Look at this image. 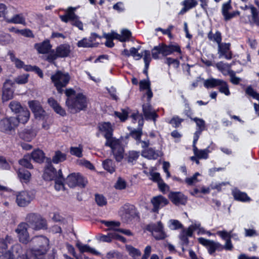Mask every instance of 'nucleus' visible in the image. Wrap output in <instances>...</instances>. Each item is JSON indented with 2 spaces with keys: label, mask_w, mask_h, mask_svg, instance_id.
Here are the masks:
<instances>
[{
  "label": "nucleus",
  "mask_w": 259,
  "mask_h": 259,
  "mask_svg": "<svg viewBox=\"0 0 259 259\" xmlns=\"http://www.w3.org/2000/svg\"><path fill=\"white\" fill-rule=\"evenodd\" d=\"M198 4L197 0H184L181 3L183 8L179 13V15H183L188 10L195 7Z\"/></svg>",
  "instance_id": "33"
},
{
  "label": "nucleus",
  "mask_w": 259,
  "mask_h": 259,
  "mask_svg": "<svg viewBox=\"0 0 259 259\" xmlns=\"http://www.w3.org/2000/svg\"><path fill=\"white\" fill-rule=\"evenodd\" d=\"M195 156L199 159H206L208 156V153L210 152L208 148L205 149H198L196 147L193 148Z\"/></svg>",
  "instance_id": "42"
},
{
  "label": "nucleus",
  "mask_w": 259,
  "mask_h": 259,
  "mask_svg": "<svg viewBox=\"0 0 259 259\" xmlns=\"http://www.w3.org/2000/svg\"><path fill=\"white\" fill-rule=\"evenodd\" d=\"M5 20L9 23L26 25L25 19L22 14L15 15L11 18H5Z\"/></svg>",
  "instance_id": "39"
},
{
  "label": "nucleus",
  "mask_w": 259,
  "mask_h": 259,
  "mask_svg": "<svg viewBox=\"0 0 259 259\" xmlns=\"http://www.w3.org/2000/svg\"><path fill=\"white\" fill-rule=\"evenodd\" d=\"M54 181H55V188L57 191H60L62 190H64V179L63 176Z\"/></svg>",
  "instance_id": "54"
},
{
  "label": "nucleus",
  "mask_w": 259,
  "mask_h": 259,
  "mask_svg": "<svg viewBox=\"0 0 259 259\" xmlns=\"http://www.w3.org/2000/svg\"><path fill=\"white\" fill-rule=\"evenodd\" d=\"M28 106L35 115L40 117L43 116L45 111L43 110L40 103L38 101L32 100L28 103Z\"/></svg>",
  "instance_id": "25"
},
{
  "label": "nucleus",
  "mask_w": 259,
  "mask_h": 259,
  "mask_svg": "<svg viewBox=\"0 0 259 259\" xmlns=\"http://www.w3.org/2000/svg\"><path fill=\"white\" fill-rule=\"evenodd\" d=\"M142 54L143 55L145 63L144 72L147 73V70L151 60L150 52L148 50H145Z\"/></svg>",
  "instance_id": "47"
},
{
  "label": "nucleus",
  "mask_w": 259,
  "mask_h": 259,
  "mask_svg": "<svg viewBox=\"0 0 259 259\" xmlns=\"http://www.w3.org/2000/svg\"><path fill=\"white\" fill-rule=\"evenodd\" d=\"M140 91L141 92L144 91L146 90L151 89V82L150 80L148 79L141 80L139 82Z\"/></svg>",
  "instance_id": "57"
},
{
  "label": "nucleus",
  "mask_w": 259,
  "mask_h": 259,
  "mask_svg": "<svg viewBox=\"0 0 259 259\" xmlns=\"http://www.w3.org/2000/svg\"><path fill=\"white\" fill-rule=\"evenodd\" d=\"M143 111L145 118L147 119H153L155 121L158 117L155 110L149 103L143 105Z\"/></svg>",
  "instance_id": "29"
},
{
  "label": "nucleus",
  "mask_w": 259,
  "mask_h": 259,
  "mask_svg": "<svg viewBox=\"0 0 259 259\" xmlns=\"http://www.w3.org/2000/svg\"><path fill=\"white\" fill-rule=\"evenodd\" d=\"M243 10L240 19L245 23L259 25V10L252 5L242 7Z\"/></svg>",
  "instance_id": "4"
},
{
  "label": "nucleus",
  "mask_w": 259,
  "mask_h": 259,
  "mask_svg": "<svg viewBox=\"0 0 259 259\" xmlns=\"http://www.w3.org/2000/svg\"><path fill=\"white\" fill-rule=\"evenodd\" d=\"M13 39L10 34L0 31V44L6 45L13 42Z\"/></svg>",
  "instance_id": "46"
},
{
  "label": "nucleus",
  "mask_w": 259,
  "mask_h": 259,
  "mask_svg": "<svg viewBox=\"0 0 259 259\" xmlns=\"http://www.w3.org/2000/svg\"><path fill=\"white\" fill-rule=\"evenodd\" d=\"M168 197L170 200L176 205H185L187 200V198L181 192H170Z\"/></svg>",
  "instance_id": "24"
},
{
  "label": "nucleus",
  "mask_w": 259,
  "mask_h": 259,
  "mask_svg": "<svg viewBox=\"0 0 259 259\" xmlns=\"http://www.w3.org/2000/svg\"><path fill=\"white\" fill-rule=\"evenodd\" d=\"M219 86L220 87L219 91L221 93L224 94L226 96L230 95L228 85L226 81L223 80H221V82L220 83Z\"/></svg>",
  "instance_id": "53"
},
{
  "label": "nucleus",
  "mask_w": 259,
  "mask_h": 259,
  "mask_svg": "<svg viewBox=\"0 0 259 259\" xmlns=\"http://www.w3.org/2000/svg\"><path fill=\"white\" fill-rule=\"evenodd\" d=\"M48 102L50 106H51L54 111L58 114L64 116L66 114L65 111L60 106L57 102L53 98H49Z\"/></svg>",
  "instance_id": "41"
},
{
  "label": "nucleus",
  "mask_w": 259,
  "mask_h": 259,
  "mask_svg": "<svg viewBox=\"0 0 259 259\" xmlns=\"http://www.w3.org/2000/svg\"><path fill=\"white\" fill-rule=\"evenodd\" d=\"M99 132L97 137L103 135L106 139L105 145L112 149L113 155L117 161H120L123 157V148L119 140L113 137V128L109 122H101L98 125Z\"/></svg>",
  "instance_id": "1"
},
{
  "label": "nucleus",
  "mask_w": 259,
  "mask_h": 259,
  "mask_svg": "<svg viewBox=\"0 0 259 259\" xmlns=\"http://www.w3.org/2000/svg\"><path fill=\"white\" fill-rule=\"evenodd\" d=\"M147 229L152 232L153 237L157 240L163 239L166 235L163 231V227L160 222L148 226Z\"/></svg>",
  "instance_id": "15"
},
{
  "label": "nucleus",
  "mask_w": 259,
  "mask_h": 259,
  "mask_svg": "<svg viewBox=\"0 0 259 259\" xmlns=\"http://www.w3.org/2000/svg\"><path fill=\"white\" fill-rule=\"evenodd\" d=\"M200 175L199 172H196L192 177L187 178L185 182L188 185H193L199 181L197 179V177Z\"/></svg>",
  "instance_id": "56"
},
{
  "label": "nucleus",
  "mask_w": 259,
  "mask_h": 259,
  "mask_svg": "<svg viewBox=\"0 0 259 259\" xmlns=\"http://www.w3.org/2000/svg\"><path fill=\"white\" fill-rule=\"evenodd\" d=\"M138 51L139 49L134 47L131 48L130 50V56H132L136 60L141 59L143 57V55L139 53Z\"/></svg>",
  "instance_id": "60"
},
{
  "label": "nucleus",
  "mask_w": 259,
  "mask_h": 259,
  "mask_svg": "<svg viewBox=\"0 0 259 259\" xmlns=\"http://www.w3.org/2000/svg\"><path fill=\"white\" fill-rule=\"evenodd\" d=\"M144 172L148 176H150L149 179L154 182L158 183L160 181L162 180L160 176V174L155 172L153 168H151L149 172L147 171L146 170H144Z\"/></svg>",
  "instance_id": "44"
},
{
  "label": "nucleus",
  "mask_w": 259,
  "mask_h": 259,
  "mask_svg": "<svg viewBox=\"0 0 259 259\" xmlns=\"http://www.w3.org/2000/svg\"><path fill=\"white\" fill-rule=\"evenodd\" d=\"M18 125V121L14 117L6 118L0 121V131L8 133Z\"/></svg>",
  "instance_id": "14"
},
{
  "label": "nucleus",
  "mask_w": 259,
  "mask_h": 259,
  "mask_svg": "<svg viewBox=\"0 0 259 259\" xmlns=\"http://www.w3.org/2000/svg\"><path fill=\"white\" fill-rule=\"evenodd\" d=\"M66 155L60 151H57L53 157V162H58L59 161H64L66 160Z\"/></svg>",
  "instance_id": "58"
},
{
  "label": "nucleus",
  "mask_w": 259,
  "mask_h": 259,
  "mask_svg": "<svg viewBox=\"0 0 259 259\" xmlns=\"http://www.w3.org/2000/svg\"><path fill=\"white\" fill-rule=\"evenodd\" d=\"M12 238L7 236L5 239H0V259H14V254L7 249L8 243H10Z\"/></svg>",
  "instance_id": "12"
},
{
  "label": "nucleus",
  "mask_w": 259,
  "mask_h": 259,
  "mask_svg": "<svg viewBox=\"0 0 259 259\" xmlns=\"http://www.w3.org/2000/svg\"><path fill=\"white\" fill-rule=\"evenodd\" d=\"M47 158L44 151L39 149L33 151L30 154L25 155L23 158V162H29L32 160L34 162L44 161Z\"/></svg>",
  "instance_id": "18"
},
{
  "label": "nucleus",
  "mask_w": 259,
  "mask_h": 259,
  "mask_svg": "<svg viewBox=\"0 0 259 259\" xmlns=\"http://www.w3.org/2000/svg\"><path fill=\"white\" fill-rule=\"evenodd\" d=\"M111 232L108 234L107 235H101L100 236L99 240L104 242H109L111 241L112 239H115L120 241L122 242H125L126 239L119 234L115 232V231L110 230Z\"/></svg>",
  "instance_id": "27"
},
{
  "label": "nucleus",
  "mask_w": 259,
  "mask_h": 259,
  "mask_svg": "<svg viewBox=\"0 0 259 259\" xmlns=\"http://www.w3.org/2000/svg\"><path fill=\"white\" fill-rule=\"evenodd\" d=\"M102 223L109 228L108 230L115 231V232L118 234V232H121L127 236H131L132 235V232L129 230L119 229L118 227L120 224L119 222L104 221Z\"/></svg>",
  "instance_id": "22"
},
{
  "label": "nucleus",
  "mask_w": 259,
  "mask_h": 259,
  "mask_svg": "<svg viewBox=\"0 0 259 259\" xmlns=\"http://www.w3.org/2000/svg\"><path fill=\"white\" fill-rule=\"evenodd\" d=\"M151 201L153 205V211L154 212L158 211L160 208L164 207L168 203L167 199L161 195L154 197Z\"/></svg>",
  "instance_id": "23"
},
{
  "label": "nucleus",
  "mask_w": 259,
  "mask_h": 259,
  "mask_svg": "<svg viewBox=\"0 0 259 259\" xmlns=\"http://www.w3.org/2000/svg\"><path fill=\"white\" fill-rule=\"evenodd\" d=\"M161 153L159 151H155L152 148H149L144 150L142 153V155L149 160H155L158 157L160 156Z\"/></svg>",
  "instance_id": "36"
},
{
  "label": "nucleus",
  "mask_w": 259,
  "mask_h": 259,
  "mask_svg": "<svg viewBox=\"0 0 259 259\" xmlns=\"http://www.w3.org/2000/svg\"><path fill=\"white\" fill-rule=\"evenodd\" d=\"M29 75L28 74H24L17 77L15 81L18 84H25L28 82Z\"/></svg>",
  "instance_id": "61"
},
{
  "label": "nucleus",
  "mask_w": 259,
  "mask_h": 259,
  "mask_svg": "<svg viewBox=\"0 0 259 259\" xmlns=\"http://www.w3.org/2000/svg\"><path fill=\"white\" fill-rule=\"evenodd\" d=\"M131 36V32L127 29H123L121 32V34H119L118 40L123 42L128 40Z\"/></svg>",
  "instance_id": "52"
},
{
  "label": "nucleus",
  "mask_w": 259,
  "mask_h": 259,
  "mask_svg": "<svg viewBox=\"0 0 259 259\" xmlns=\"http://www.w3.org/2000/svg\"><path fill=\"white\" fill-rule=\"evenodd\" d=\"M233 195L235 199L243 201V202H249L250 201V198L249 197L246 193L241 192L238 189H235L232 191Z\"/></svg>",
  "instance_id": "40"
},
{
  "label": "nucleus",
  "mask_w": 259,
  "mask_h": 259,
  "mask_svg": "<svg viewBox=\"0 0 259 259\" xmlns=\"http://www.w3.org/2000/svg\"><path fill=\"white\" fill-rule=\"evenodd\" d=\"M34 198L32 194L27 191H22L16 196V202L19 206L23 207L28 205Z\"/></svg>",
  "instance_id": "19"
},
{
  "label": "nucleus",
  "mask_w": 259,
  "mask_h": 259,
  "mask_svg": "<svg viewBox=\"0 0 259 259\" xmlns=\"http://www.w3.org/2000/svg\"><path fill=\"white\" fill-rule=\"evenodd\" d=\"M12 253L14 254V258L17 257V259H31L30 256H32V253L28 255L27 251L25 255L22 254V248L19 244H15L12 247Z\"/></svg>",
  "instance_id": "30"
},
{
  "label": "nucleus",
  "mask_w": 259,
  "mask_h": 259,
  "mask_svg": "<svg viewBox=\"0 0 259 259\" xmlns=\"http://www.w3.org/2000/svg\"><path fill=\"white\" fill-rule=\"evenodd\" d=\"M208 38L210 40L216 42L218 45L221 43L222 36L221 33L219 31H217L213 34L211 31L208 33Z\"/></svg>",
  "instance_id": "48"
},
{
  "label": "nucleus",
  "mask_w": 259,
  "mask_h": 259,
  "mask_svg": "<svg viewBox=\"0 0 259 259\" xmlns=\"http://www.w3.org/2000/svg\"><path fill=\"white\" fill-rule=\"evenodd\" d=\"M168 226L172 230H177L183 227V225L178 220H170L168 222Z\"/></svg>",
  "instance_id": "51"
},
{
  "label": "nucleus",
  "mask_w": 259,
  "mask_h": 259,
  "mask_svg": "<svg viewBox=\"0 0 259 259\" xmlns=\"http://www.w3.org/2000/svg\"><path fill=\"white\" fill-rule=\"evenodd\" d=\"M28 225L25 223H21L19 224L15 229L17 237L20 242L23 244H27L31 242L29 234L28 232Z\"/></svg>",
  "instance_id": "10"
},
{
  "label": "nucleus",
  "mask_w": 259,
  "mask_h": 259,
  "mask_svg": "<svg viewBox=\"0 0 259 259\" xmlns=\"http://www.w3.org/2000/svg\"><path fill=\"white\" fill-rule=\"evenodd\" d=\"M9 55L10 57V59L12 62H13L16 67L19 68H23L25 70L29 71H31L32 69V66L30 65H25L24 62L16 58L12 52H9Z\"/></svg>",
  "instance_id": "34"
},
{
  "label": "nucleus",
  "mask_w": 259,
  "mask_h": 259,
  "mask_svg": "<svg viewBox=\"0 0 259 259\" xmlns=\"http://www.w3.org/2000/svg\"><path fill=\"white\" fill-rule=\"evenodd\" d=\"M34 48L37 51L39 54H47L52 48L50 41L48 40H44L40 43L35 44Z\"/></svg>",
  "instance_id": "32"
},
{
  "label": "nucleus",
  "mask_w": 259,
  "mask_h": 259,
  "mask_svg": "<svg viewBox=\"0 0 259 259\" xmlns=\"http://www.w3.org/2000/svg\"><path fill=\"white\" fill-rule=\"evenodd\" d=\"M56 51L59 58L66 57L70 53V46L68 44L61 45L56 48Z\"/></svg>",
  "instance_id": "35"
},
{
  "label": "nucleus",
  "mask_w": 259,
  "mask_h": 259,
  "mask_svg": "<svg viewBox=\"0 0 259 259\" xmlns=\"http://www.w3.org/2000/svg\"><path fill=\"white\" fill-rule=\"evenodd\" d=\"M230 43H220L218 45V54L219 58L224 57L227 60H230L232 54L230 50Z\"/></svg>",
  "instance_id": "21"
},
{
  "label": "nucleus",
  "mask_w": 259,
  "mask_h": 259,
  "mask_svg": "<svg viewBox=\"0 0 259 259\" xmlns=\"http://www.w3.org/2000/svg\"><path fill=\"white\" fill-rule=\"evenodd\" d=\"M198 242L201 244L205 246L210 254H212L216 250L221 251L223 249V245L218 242L208 240L204 238H199Z\"/></svg>",
  "instance_id": "16"
},
{
  "label": "nucleus",
  "mask_w": 259,
  "mask_h": 259,
  "mask_svg": "<svg viewBox=\"0 0 259 259\" xmlns=\"http://www.w3.org/2000/svg\"><path fill=\"white\" fill-rule=\"evenodd\" d=\"M197 231L198 235L205 233L204 229L201 227V224L198 222H195L186 229H183L179 235V238L184 244L188 243V237H192L193 232Z\"/></svg>",
  "instance_id": "7"
},
{
  "label": "nucleus",
  "mask_w": 259,
  "mask_h": 259,
  "mask_svg": "<svg viewBox=\"0 0 259 259\" xmlns=\"http://www.w3.org/2000/svg\"><path fill=\"white\" fill-rule=\"evenodd\" d=\"M9 107L15 113H18L24 108L19 102L16 101H11L9 104Z\"/></svg>",
  "instance_id": "49"
},
{
  "label": "nucleus",
  "mask_w": 259,
  "mask_h": 259,
  "mask_svg": "<svg viewBox=\"0 0 259 259\" xmlns=\"http://www.w3.org/2000/svg\"><path fill=\"white\" fill-rule=\"evenodd\" d=\"M165 63L168 66H172L174 68H178L180 65V62L176 59L172 58H166Z\"/></svg>",
  "instance_id": "62"
},
{
  "label": "nucleus",
  "mask_w": 259,
  "mask_h": 259,
  "mask_svg": "<svg viewBox=\"0 0 259 259\" xmlns=\"http://www.w3.org/2000/svg\"><path fill=\"white\" fill-rule=\"evenodd\" d=\"M162 47L158 48L161 49V54L163 56L170 55L175 52H177L181 54L180 47L177 44H171L168 45H166L164 44H161Z\"/></svg>",
  "instance_id": "20"
},
{
  "label": "nucleus",
  "mask_w": 259,
  "mask_h": 259,
  "mask_svg": "<svg viewBox=\"0 0 259 259\" xmlns=\"http://www.w3.org/2000/svg\"><path fill=\"white\" fill-rule=\"evenodd\" d=\"M231 6L229 2L224 4L222 6V13L223 16L224 17L225 21H228L236 15L239 14V12L238 11L229 13V11L231 10Z\"/></svg>",
  "instance_id": "28"
},
{
  "label": "nucleus",
  "mask_w": 259,
  "mask_h": 259,
  "mask_svg": "<svg viewBox=\"0 0 259 259\" xmlns=\"http://www.w3.org/2000/svg\"><path fill=\"white\" fill-rule=\"evenodd\" d=\"M95 200L97 204L100 206L105 205L107 203L106 199L102 195H96Z\"/></svg>",
  "instance_id": "63"
},
{
  "label": "nucleus",
  "mask_w": 259,
  "mask_h": 259,
  "mask_svg": "<svg viewBox=\"0 0 259 259\" xmlns=\"http://www.w3.org/2000/svg\"><path fill=\"white\" fill-rule=\"evenodd\" d=\"M88 100L85 95L77 94L73 98L67 99L66 104L71 113H77L86 109Z\"/></svg>",
  "instance_id": "3"
},
{
  "label": "nucleus",
  "mask_w": 259,
  "mask_h": 259,
  "mask_svg": "<svg viewBox=\"0 0 259 259\" xmlns=\"http://www.w3.org/2000/svg\"><path fill=\"white\" fill-rule=\"evenodd\" d=\"M221 80L213 78H208L204 80V86L207 89L215 88L219 85L221 82Z\"/></svg>",
  "instance_id": "45"
},
{
  "label": "nucleus",
  "mask_w": 259,
  "mask_h": 259,
  "mask_svg": "<svg viewBox=\"0 0 259 259\" xmlns=\"http://www.w3.org/2000/svg\"><path fill=\"white\" fill-rule=\"evenodd\" d=\"M52 82L59 93L63 92L62 88L68 83L70 77L68 73L57 71L51 77Z\"/></svg>",
  "instance_id": "5"
},
{
  "label": "nucleus",
  "mask_w": 259,
  "mask_h": 259,
  "mask_svg": "<svg viewBox=\"0 0 259 259\" xmlns=\"http://www.w3.org/2000/svg\"><path fill=\"white\" fill-rule=\"evenodd\" d=\"M62 169L60 167H56L52 163H48L43 174V178L46 181H54L62 176Z\"/></svg>",
  "instance_id": "9"
},
{
  "label": "nucleus",
  "mask_w": 259,
  "mask_h": 259,
  "mask_svg": "<svg viewBox=\"0 0 259 259\" xmlns=\"http://www.w3.org/2000/svg\"><path fill=\"white\" fill-rule=\"evenodd\" d=\"M97 37L95 33H93L89 38H83L81 40L78 41L77 46L78 47L89 48L95 46V41Z\"/></svg>",
  "instance_id": "26"
},
{
  "label": "nucleus",
  "mask_w": 259,
  "mask_h": 259,
  "mask_svg": "<svg viewBox=\"0 0 259 259\" xmlns=\"http://www.w3.org/2000/svg\"><path fill=\"white\" fill-rule=\"evenodd\" d=\"M87 181L79 173H71L66 178V184L70 188H74L76 186L84 187Z\"/></svg>",
  "instance_id": "11"
},
{
  "label": "nucleus",
  "mask_w": 259,
  "mask_h": 259,
  "mask_svg": "<svg viewBox=\"0 0 259 259\" xmlns=\"http://www.w3.org/2000/svg\"><path fill=\"white\" fill-rule=\"evenodd\" d=\"M70 152L72 155L81 157L82 155V147L81 146H79L78 147H71L70 149Z\"/></svg>",
  "instance_id": "55"
},
{
  "label": "nucleus",
  "mask_w": 259,
  "mask_h": 259,
  "mask_svg": "<svg viewBox=\"0 0 259 259\" xmlns=\"http://www.w3.org/2000/svg\"><path fill=\"white\" fill-rule=\"evenodd\" d=\"M231 64L224 63L223 62H220L215 64V67L220 71L224 75H229V72L233 70L230 69Z\"/></svg>",
  "instance_id": "43"
},
{
  "label": "nucleus",
  "mask_w": 259,
  "mask_h": 259,
  "mask_svg": "<svg viewBox=\"0 0 259 259\" xmlns=\"http://www.w3.org/2000/svg\"><path fill=\"white\" fill-rule=\"evenodd\" d=\"M14 83V82L10 79H7L4 82L2 95L3 102H7L13 98L14 90L12 87Z\"/></svg>",
  "instance_id": "17"
},
{
  "label": "nucleus",
  "mask_w": 259,
  "mask_h": 259,
  "mask_svg": "<svg viewBox=\"0 0 259 259\" xmlns=\"http://www.w3.org/2000/svg\"><path fill=\"white\" fill-rule=\"evenodd\" d=\"M126 249L133 257L139 256L141 255V252L138 249L134 248L131 245H126Z\"/></svg>",
  "instance_id": "59"
},
{
  "label": "nucleus",
  "mask_w": 259,
  "mask_h": 259,
  "mask_svg": "<svg viewBox=\"0 0 259 259\" xmlns=\"http://www.w3.org/2000/svg\"><path fill=\"white\" fill-rule=\"evenodd\" d=\"M49 240L44 236L33 237L30 242L31 248L27 250V254L32 253L31 259H40L39 257L45 254L49 249Z\"/></svg>",
  "instance_id": "2"
},
{
  "label": "nucleus",
  "mask_w": 259,
  "mask_h": 259,
  "mask_svg": "<svg viewBox=\"0 0 259 259\" xmlns=\"http://www.w3.org/2000/svg\"><path fill=\"white\" fill-rule=\"evenodd\" d=\"M108 259H122V255L119 252L111 251L109 252L106 255Z\"/></svg>",
  "instance_id": "64"
},
{
  "label": "nucleus",
  "mask_w": 259,
  "mask_h": 259,
  "mask_svg": "<svg viewBox=\"0 0 259 259\" xmlns=\"http://www.w3.org/2000/svg\"><path fill=\"white\" fill-rule=\"evenodd\" d=\"M21 165L17 170V174L20 181L22 183H27L30 179L31 174L26 168H33L31 163H19Z\"/></svg>",
  "instance_id": "13"
},
{
  "label": "nucleus",
  "mask_w": 259,
  "mask_h": 259,
  "mask_svg": "<svg viewBox=\"0 0 259 259\" xmlns=\"http://www.w3.org/2000/svg\"><path fill=\"white\" fill-rule=\"evenodd\" d=\"M191 120L196 123L197 126V131L202 132L204 130L205 127V122L203 119L195 117L191 118Z\"/></svg>",
  "instance_id": "50"
},
{
  "label": "nucleus",
  "mask_w": 259,
  "mask_h": 259,
  "mask_svg": "<svg viewBox=\"0 0 259 259\" xmlns=\"http://www.w3.org/2000/svg\"><path fill=\"white\" fill-rule=\"evenodd\" d=\"M36 136V132L32 128H25L19 133V137L27 142H30Z\"/></svg>",
  "instance_id": "31"
},
{
  "label": "nucleus",
  "mask_w": 259,
  "mask_h": 259,
  "mask_svg": "<svg viewBox=\"0 0 259 259\" xmlns=\"http://www.w3.org/2000/svg\"><path fill=\"white\" fill-rule=\"evenodd\" d=\"M18 114L17 117L15 118L17 119L18 123H22L25 124L27 122L29 119L30 114L29 111L27 108H24Z\"/></svg>",
  "instance_id": "38"
},
{
  "label": "nucleus",
  "mask_w": 259,
  "mask_h": 259,
  "mask_svg": "<svg viewBox=\"0 0 259 259\" xmlns=\"http://www.w3.org/2000/svg\"><path fill=\"white\" fill-rule=\"evenodd\" d=\"M76 10V7H70L65 10V14L60 15L61 20L65 23L70 22L71 24L78 28L80 30H83V23L79 20V18L74 12Z\"/></svg>",
  "instance_id": "6"
},
{
  "label": "nucleus",
  "mask_w": 259,
  "mask_h": 259,
  "mask_svg": "<svg viewBox=\"0 0 259 259\" xmlns=\"http://www.w3.org/2000/svg\"><path fill=\"white\" fill-rule=\"evenodd\" d=\"M26 220L34 230L46 229L47 228L46 221L39 214L29 213L27 215Z\"/></svg>",
  "instance_id": "8"
},
{
  "label": "nucleus",
  "mask_w": 259,
  "mask_h": 259,
  "mask_svg": "<svg viewBox=\"0 0 259 259\" xmlns=\"http://www.w3.org/2000/svg\"><path fill=\"white\" fill-rule=\"evenodd\" d=\"M76 246L81 252H90L97 255H99L101 254V253L95 249L91 247L88 245L83 244L79 241H77L76 242Z\"/></svg>",
  "instance_id": "37"
}]
</instances>
